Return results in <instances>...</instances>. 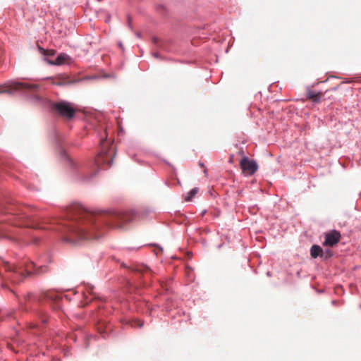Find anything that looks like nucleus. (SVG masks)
<instances>
[{
	"instance_id": "obj_1",
	"label": "nucleus",
	"mask_w": 361,
	"mask_h": 361,
	"mask_svg": "<svg viewBox=\"0 0 361 361\" xmlns=\"http://www.w3.org/2000/svg\"><path fill=\"white\" fill-rule=\"evenodd\" d=\"M89 214L87 209L81 204L75 203L70 206L68 211V218L72 221L68 226V232L78 240H86L88 238Z\"/></svg>"
},
{
	"instance_id": "obj_2",
	"label": "nucleus",
	"mask_w": 361,
	"mask_h": 361,
	"mask_svg": "<svg viewBox=\"0 0 361 361\" xmlns=\"http://www.w3.org/2000/svg\"><path fill=\"white\" fill-rule=\"evenodd\" d=\"M135 219V214L132 212L107 214L102 218L96 219L94 221L92 219V231L98 229L97 224L99 222H104L111 228L119 229L125 228V227L134 221Z\"/></svg>"
},
{
	"instance_id": "obj_3",
	"label": "nucleus",
	"mask_w": 361,
	"mask_h": 361,
	"mask_svg": "<svg viewBox=\"0 0 361 361\" xmlns=\"http://www.w3.org/2000/svg\"><path fill=\"white\" fill-rule=\"evenodd\" d=\"M20 214L15 213L16 209L13 206H11L8 209V213L12 216L7 221L16 226H27L32 227L37 229H50L49 225L51 224L47 219L39 220L37 222L28 219V216L24 209H20Z\"/></svg>"
},
{
	"instance_id": "obj_4",
	"label": "nucleus",
	"mask_w": 361,
	"mask_h": 361,
	"mask_svg": "<svg viewBox=\"0 0 361 361\" xmlns=\"http://www.w3.org/2000/svg\"><path fill=\"white\" fill-rule=\"evenodd\" d=\"M92 118L100 123V128L102 130V132L99 134L102 150L96 157L95 161L98 165L106 163L109 164L111 159V155L108 154L109 144L106 142L107 133L104 116L102 113H94L92 111Z\"/></svg>"
},
{
	"instance_id": "obj_5",
	"label": "nucleus",
	"mask_w": 361,
	"mask_h": 361,
	"mask_svg": "<svg viewBox=\"0 0 361 361\" xmlns=\"http://www.w3.org/2000/svg\"><path fill=\"white\" fill-rule=\"evenodd\" d=\"M53 110L61 117L68 119L72 118L75 115V109L73 106L66 101H61L52 104Z\"/></svg>"
},
{
	"instance_id": "obj_6",
	"label": "nucleus",
	"mask_w": 361,
	"mask_h": 361,
	"mask_svg": "<svg viewBox=\"0 0 361 361\" xmlns=\"http://www.w3.org/2000/svg\"><path fill=\"white\" fill-rule=\"evenodd\" d=\"M39 86L36 84H31L27 82H15L10 85H4L0 86V94L11 93L13 90H18L26 89L30 90H36Z\"/></svg>"
},
{
	"instance_id": "obj_7",
	"label": "nucleus",
	"mask_w": 361,
	"mask_h": 361,
	"mask_svg": "<svg viewBox=\"0 0 361 361\" xmlns=\"http://www.w3.org/2000/svg\"><path fill=\"white\" fill-rule=\"evenodd\" d=\"M240 166L242 171L246 176L253 175L258 169L257 162L254 160L249 159L247 157H244L240 161Z\"/></svg>"
},
{
	"instance_id": "obj_8",
	"label": "nucleus",
	"mask_w": 361,
	"mask_h": 361,
	"mask_svg": "<svg viewBox=\"0 0 361 361\" xmlns=\"http://www.w3.org/2000/svg\"><path fill=\"white\" fill-rule=\"evenodd\" d=\"M4 267L6 271L12 272L15 274V276L11 278L13 282L18 281V277H25L22 265H13L8 262H4Z\"/></svg>"
},
{
	"instance_id": "obj_9",
	"label": "nucleus",
	"mask_w": 361,
	"mask_h": 361,
	"mask_svg": "<svg viewBox=\"0 0 361 361\" xmlns=\"http://www.w3.org/2000/svg\"><path fill=\"white\" fill-rule=\"evenodd\" d=\"M341 237L340 232L332 230L325 234V240L323 245L333 247L340 241Z\"/></svg>"
},
{
	"instance_id": "obj_10",
	"label": "nucleus",
	"mask_w": 361,
	"mask_h": 361,
	"mask_svg": "<svg viewBox=\"0 0 361 361\" xmlns=\"http://www.w3.org/2000/svg\"><path fill=\"white\" fill-rule=\"evenodd\" d=\"M42 297L43 298L54 302V309L57 310L60 308L58 302L61 299V295L58 293L53 290H47L42 294Z\"/></svg>"
},
{
	"instance_id": "obj_11",
	"label": "nucleus",
	"mask_w": 361,
	"mask_h": 361,
	"mask_svg": "<svg viewBox=\"0 0 361 361\" xmlns=\"http://www.w3.org/2000/svg\"><path fill=\"white\" fill-rule=\"evenodd\" d=\"M71 60V58L66 54H60L55 61H49V63L52 65H62L68 63Z\"/></svg>"
},
{
	"instance_id": "obj_12",
	"label": "nucleus",
	"mask_w": 361,
	"mask_h": 361,
	"mask_svg": "<svg viewBox=\"0 0 361 361\" xmlns=\"http://www.w3.org/2000/svg\"><path fill=\"white\" fill-rule=\"evenodd\" d=\"M310 255L312 258H317V257H324V252L322 247L317 245H314L310 249Z\"/></svg>"
},
{
	"instance_id": "obj_13",
	"label": "nucleus",
	"mask_w": 361,
	"mask_h": 361,
	"mask_svg": "<svg viewBox=\"0 0 361 361\" xmlns=\"http://www.w3.org/2000/svg\"><path fill=\"white\" fill-rule=\"evenodd\" d=\"M132 270L141 274H149L151 276L153 274V271H152L148 267L144 265L136 267Z\"/></svg>"
},
{
	"instance_id": "obj_14",
	"label": "nucleus",
	"mask_w": 361,
	"mask_h": 361,
	"mask_svg": "<svg viewBox=\"0 0 361 361\" xmlns=\"http://www.w3.org/2000/svg\"><path fill=\"white\" fill-rule=\"evenodd\" d=\"M322 96V94L321 92H315L314 91H309L307 94V99L312 100L313 102H318Z\"/></svg>"
},
{
	"instance_id": "obj_15",
	"label": "nucleus",
	"mask_w": 361,
	"mask_h": 361,
	"mask_svg": "<svg viewBox=\"0 0 361 361\" xmlns=\"http://www.w3.org/2000/svg\"><path fill=\"white\" fill-rule=\"evenodd\" d=\"M38 49L42 55L47 56H53L56 54V51L54 49H44L39 46H38Z\"/></svg>"
},
{
	"instance_id": "obj_16",
	"label": "nucleus",
	"mask_w": 361,
	"mask_h": 361,
	"mask_svg": "<svg viewBox=\"0 0 361 361\" xmlns=\"http://www.w3.org/2000/svg\"><path fill=\"white\" fill-rule=\"evenodd\" d=\"M199 189L197 188H195L192 189L188 194V195L185 196V200L187 202L191 201L192 197L196 195V194L198 192Z\"/></svg>"
},
{
	"instance_id": "obj_17",
	"label": "nucleus",
	"mask_w": 361,
	"mask_h": 361,
	"mask_svg": "<svg viewBox=\"0 0 361 361\" xmlns=\"http://www.w3.org/2000/svg\"><path fill=\"white\" fill-rule=\"evenodd\" d=\"M35 264L33 262H30V264H28L26 267L25 268V270H26V272H27V275H30L31 271H30V269L31 268H34L35 267Z\"/></svg>"
},
{
	"instance_id": "obj_18",
	"label": "nucleus",
	"mask_w": 361,
	"mask_h": 361,
	"mask_svg": "<svg viewBox=\"0 0 361 361\" xmlns=\"http://www.w3.org/2000/svg\"><path fill=\"white\" fill-rule=\"evenodd\" d=\"M332 255L331 252L330 250H326L325 253H324V256L325 259L330 257Z\"/></svg>"
},
{
	"instance_id": "obj_19",
	"label": "nucleus",
	"mask_w": 361,
	"mask_h": 361,
	"mask_svg": "<svg viewBox=\"0 0 361 361\" xmlns=\"http://www.w3.org/2000/svg\"><path fill=\"white\" fill-rule=\"evenodd\" d=\"M47 267H39V269L37 271V273H40V272H44V271H47Z\"/></svg>"
},
{
	"instance_id": "obj_20",
	"label": "nucleus",
	"mask_w": 361,
	"mask_h": 361,
	"mask_svg": "<svg viewBox=\"0 0 361 361\" xmlns=\"http://www.w3.org/2000/svg\"><path fill=\"white\" fill-rule=\"evenodd\" d=\"M135 323L136 324L137 326H138L139 327H142L143 326V322L141 321V320H137L135 322Z\"/></svg>"
},
{
	"instance_id": "obj_21",
	"label": "nucleus",
	"mask_w": 361,
	"mask_h": 361,
	"mask_svg": "<svg viewBox=\"0 0 361 361\" xmlns=\"http://www.w3.org/2000/svg\"><path fill=\"white\" fill-rule=\"evenodd\" d=\"M199 166H200V167H202V168H204V174H207V169H205V166H204V164H203V163H202V162H200V163H199Z\"/></svg>"
},
{
	"instance_id": "obj_22",
	"label": "nucleus",
	"mask_w": 361,
	"mask_h": 361,
	"mask_svg": "<svg viewBox=\"0 0 361 361\" xmlns=\"http://www.w3.org/2000/svg\"><path fill=\"white\" fill-rule=\"evenodd\" d=\"M31 297V295H27V298H25V300H27L28 298H30Z\"/></svg>"
},
{
	"instance_id": "obj_23",
	"label": "nucleus",
	"mask_w": 361,
	"mask_h": 361,
	"mask_svg": "<svg viewBox=\"0 0 361 361\" xmlns=\"http://www.w3.org/2000/svg\"><path fill=\"white\" fill-rule=\"evenodd\" d=\"M229 161H230V162H232V161H233V156H231V157Z\"/></svg>"
},
{
	"instance_id": "obj_24",
	"label": "nucleus",
	"mask_w": 361,
	"mask_h": 361,
	"mask_svg": "<svg viewBox=\"0 0 361 361\" xmlns=\"http://www.w3.org/2000/svg\"><path fill=\"white\" fill-rule=\"evenodd\" d=\"M154 56L157 58L158 57V54H157V53L154 54Z\"/></svg>"
},
{
	"instance_id": "obj_25",
	"label": "nucleus",
	"mask_w": 361,
	"mask_h": 361,
	"mask_svg": "<svg viewBox=\"0 0 361 361\" xmlns=\"http://www.w3.org/2000/svg\"><path fill=\"white\" fill-rule=\"evenodd\" d=\"M95 130L99 131V129L97 128H96ZM98 133H100L99 132H98Z\"/></svg>"
}]
</instances>
